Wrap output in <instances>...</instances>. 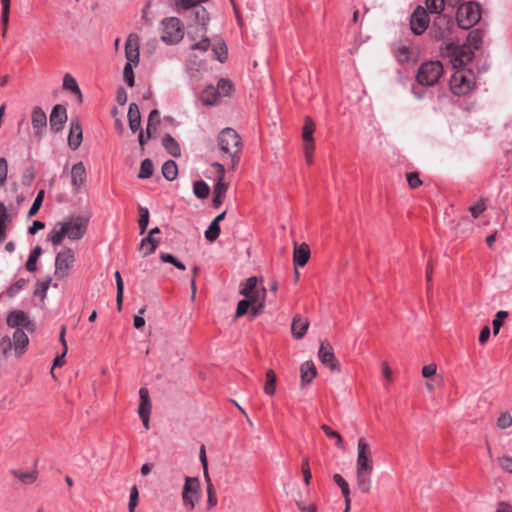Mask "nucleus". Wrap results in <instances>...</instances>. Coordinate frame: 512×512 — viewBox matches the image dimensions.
<instances>
[{
  "mask_svg": "<svg viewBox=\"0 0 512 512\" xmlns=\"http://www.w3.org/2000/svg\"><path fill=\"white\" fill-rule=\"evenodd\" d=\"M89 219L83 216H72L58 222L47 235V241L54 246L60 245L67 237L71 241H78L87 232Z\"/></svg>",
  "mask_w": 512,
  "mask_h": 512,
  "instance_id": "nucleus-1",
  "label": "nucleus"
},
{
  "mask_svg": "<svg viewBox=\"0 0 512 512\" xmlns=\"http://www.w3.org/2000/svg\"><path fill=\"white\" fill-rule=\"evenodd\" d=\"M217 146L223 160H229V167L235 169L240 162L243 148L241 136L233 128L222 129L217 138Z\"/></svg>",
  "mask_w": 512,
  "mask_h": 512,
  "instance_id": "nucleus-2",
  "label": "nucleus"
},
{
  "mask_svg": "<svg viewBox=\"0 0 512 512\" xmlns=\"http://www.w3.org/2000/svg\"><path fill=\"white\" fill-rule=\"evenodd\" d=\"M443 72V65L440 61H426L417 70L416 82L423 87L435 86L443 76Z\"/></svg>",
  "mask_w": 512,
  "mask_h": 512,
  "instance_id": "nucleus-3",
  "label": "nucleus"
},
{
  "mask_svg": "<svg viewBox=\"0 0 512 512\" xmlns=\"http://www.w3.org/2000/svg\"><path fill=\"white\" fill-rule=\"evenodd\" d=\"M449 84L454 95L464 96L475 86V74L471 69H456L450 78Z\"/></svg>",
  "mask_w": 512,
  "mask_h": 512,
  "instance_id": "nucleus-4",
  "label": "nucleus"
},
{
  "mask_svg": "<svg viewBox=\"0 0 512 512\" xmlns=\"http://www.w3.org/2000/svg\"><path fill=\"white\" fill-rule=\"evenodd\" d=\"M481 19V7L475 2L461 4L457 9L456 21L460 28L468 30Z\"/></svg>",
  "mask_w": 512,
  "mask_h": 512,
  "instance_id": "nucleus-5",
  "label": "nucleus"
},
{
  "mask_svg": "<svg viewBox=\"0 0 512 512\" xmlns=\"http://www.w3.org/2000/svg\"><path fill=\"white\" fill-rule=\"evenodd\" d=\"M445 55L450 59L455 69H461L469 64L474 58V51L471 46L464 44L450 43L445 47Z\"/></svg>",
  "mask_w": 512,
  "mask_h": 512,
  "instance_id": "nucleus-6",
  "label": "nucleus"
},
{
  "mask_svg": "<svg viewBox=\"0 0 512 512\" xmlns=\"http://www.w3.org/2000/svg\"><path fill=\"white\" fill-rule=\"evenodd\" d=\"M183 37L180 20L176 17L166 18L162 21L161 39L167 44H175Z\"/></svg>",
  "mask_w": 512,
  "mask_h": 512,
  "instance_id": "nucleus-7",
  "label": "nucleus"
},
{
  "mask_svg": "<svg viewBox=\"0 0 512 512\" xmlns=\"http://www.w3.org/2000/svg\"><path fill=\"white\" fill-rule=\"evenodd\" d=\"M200 496V483L198 478L186 477L182 491L183 505L193 510Z\"/></svg>",
  "mask_w": 512,
  "mask_h": 512,
  "instance_id": "nucleus-8",
  "label": "nucleus"
},
{
  "mask_svg": "<svg viewBox=\"0 0 512 512\" xmlns=\"http://www.w3.org/2000/svg\"><path fill=\"white\" fill-rule=\"evenodd\" d=\"M315 131V124L310 116H306L304 125L302 128V139L305 159L308 164L313 162V151L315 149V143L313 133Z\"/></svg>",
  "mask_w": 512,
  "mask_h": 512,
  "instance_id": "nucleus-9",
  "label": "nucleus"
},
{
  "mask_svg": "<svg viewBox=\"0 0 512 512\" xmlns=\"http://www.w3.org/2000/svg\"><path fill=\"white\" fill-rule=\"evenodd\" d=\"M454 26L455 22L452 16L439 14L433 21L431 32L435 39L441 40L451 34Z\"/></svg>",
  "mask_w": 512,
  "mask_h": 512,
  "instance_id": "nucleus-10",
  "label": "nucleus"
},
{
  "mask_svg": "<svg viewBox=\"0 0 512 512\" xmlns=\"http://www.w3.org/2000/svg\"><path fill=\"white\" fill-rule=\"evenodd\" d=\"M374 463L369 444L364 438H359L357 443L356 470H373Z\"/></svg>",
  "mask_w": 512,
  "mask_h": 512,
  "instance_id": "nucleus-11",
  "label": "nucleus"
},
{
  "mask_svg": "<svg viewBox=\"0 0 512 512\" xmlns=\"http://www.w3.org/2000/svg\"><path fill=\"white\" fill-rule=\"evenodd\" d=\"M429 16L427 10L418 6L410 17V28L413 34L422 35L429 26Z\"/></svg>",
  "mask_w": 512,
  "mask_h": 512,
  "instance_id": "nucleus-12",
  "label": "nucleus"
},
{
  "mask_svg": "<svg viewBox=\"0 0 512 512\" xmlns=\"http://www.w3.org/2000/svg\"><path fill=\"white\" fill-rule=\"evenodd\" d=\"M74 260V252L71 248L62 249L55 258V273L60 276H66Z\"/></svg>",
  "mask_w": 512,
  "mask_h": 512,
  "instance_id": "nucleus-13",
  "label": "nucleus"
},
{
  "mask_svg": "<svg viewBox=\"0 0 512 512\" xmlns=\"http://www.w3.org/2000/svg\"><path fill=\"white\" fill-rule=\"evenodd\" d=\"M320 362L331 371L340 372V364L335 357L333 347L328 341H322L318 351Z\"/></svg>",
  "mask_w": 512,
  "mask_h": 512,
  "instance_id": "nucleus-14",
  "label": "nucleus"
},
{
  "mask_svg": "<svg viewBox=\"0 0 512 512\" xmlns=\"http://www.w3.org/2000/svg\"><path fill=\"white\" fill-rule=\"evenodd\" d=\"M140 404L138 407V415L142 420L143 426L146 430H149L150 425V414L152 409V403L149 395V391L145 387H141L139 390Z\"/></svg>",
  "mask_w": 512,
  "mask_h": 512,
  "instance_id": "nucleus-15",
  "label": "nucleus"
},
{
  "mask_svg": "<svg viewBox=\"0 0 512 512\" xmlns=\"http://www.w3.org/2000/svg\"><path fill=\"white\" fill-rule=\"evenodd\" d=\"M140 39L136 33H130L125 42L126 63L137 66L140 60Z\"/></svg>",
  "mask_w": 512,
  "mask_h": 512,
  "instance_id": "nucleus-16",
  "label": "nucleus"
},
{
  "mask_svg": "<svg viewBox=\"0 0 512 512\" xmlns=\"http://www.w3.org/2000/svg\"><path fill=\"white\" fill-rule=\"evenodd\" d=\"M31 125L34 130L35 137L40 140L47 127V116L39 106H35L31 111Z\"/></svg>",
  "mask_w": 512,
  "mask_h": 512,
  "instance_id": "nucleus-17",
  "label": "nucleus"
},
{
  "mask_svg": "<svg viewBox=\"0 0 512 512\" xmlns=\"http://www.w3.org/2000/svg\"><path fill=\"white\" fill-rule=\"evenodd\" d=\"M67 121V110L63 105L57 104L52 108L50 113L49 123L50 129L58 133L64 128Z\"/></svg>",
  "mask_w": 512,
  "mask_h": 512,
  "instance_id": "nucleus-18",
  "label": "nucleus"
},
{
  "mask_svg": "<svg viewBox=\"0 0 512 512\" xmlns=\"http://www.w3.org/2000/svg\"><path fill=\"white\" fill-rule=\"evenodd\" d=\"M234 90L232 82L228 79H220L217 83V89L212 91V99L205 100L206 104L214 105L220 96H230Z\"/></svg>",
  "mask_w": 512,
  "mask_h": 512,
  "instance_id": "nucleus-19",
  "label": "nucleus"
},
{
  "mask_svg": "<svg viewBox=\"0 0 512 512\" xmlns=\"http://www.w3.org/2000/svg\"><path fill=\"white\" fill-rule=\"evenodd\" d=\"M87 177L86 168L83 162H78L74 164L71 168V184L75 190L78 192L81 187L85 184Z\"/></svg>",
  "mask_w": 512,
  "mask_h": 512,
  "instance_id": "nucleus-20",
  "label": "nucleus"
},
{
  "mask_svg": "<svg viewBox=\"0 0 512 512\" xmlns=\"http://www.w3.org/2000/svg\"><path fill=\"white\" fill-rule=\"evenodd\" d=\"M7 324L13 328H29L32 325L27 314L22 310H14L7 316Z\"/></svg>",
  "mask_w": 512,
  "mask_h": 512,
  "instance_id": "nucleus-21",
  "label": "nucleus"
},
{
  "mask_svg": "<svg viewBox=\"0 0 512 512\" xmlns=\"http://www.w3.org/2000/svg\"><path fill=\"white\" fill-rule=\"evenodd\" d=\"M83 138L82 126L78 120H72L70 123L68 145L72 150H76L81 145Z\"/></svg>",
  "mask_w": 512,
  "mask_h": 512,
  "instance_id": "nucleus-22",
  "label": "nucleus"
},
{
  "mask_svg": "<svg viewBox=\"0 0 512 512\" xmlns=\"http://www.w3.org/2000/svg\"><path fill=\"white\" fill-rule=\"evenodd\" d=\"M309 327V321L297 314L293 317L291 324V332L295 339H302Z\"/></svg>",
  "mask_w": 512,
  "mask_h": 512,
  "instance_id": "nucleus-23",
  "label": "nucleus"
},
{
  "mask_svg": "<svg viewBox=\"0 0 512 512\" xmlns=\"http://www.w3.org/2000/svg\"><path fill=\"white\" fill-rule=\"evenodd\" d=\"M461 0H426V10L430 13L442 14L446 6L456 7Z\"/></svg>",
  "mask_w": 512,
  "mask_h": 512,
  "instance_id": "nucleus-24",
  "label": "nucleus"
},
{
  "mask_svg": "<svg viewBox=\"0 0 512 512\" xmlns=\"http://www.w3.org/2000/svg\"><path fill=\"white\" fill-rule=\"evenodd\" d=\"M310 258V248L306 243L295 245L293 251V263L295 266L303 267Z\"/></svg>",
  "mask_w": 512,
  "mask_h": 512,
  "instance_id": "nucleus-25",
  "label": "nucleus"
},
{
  "mask_svg": "<svg viewBox=\"0 0 512 512\" xmlns=\"http://www.w3.org/2000/svg\"><path fill=\"white\" fill-rule=\"evenodd\" d=\"M29 344V338L22 328L15 329L13 333V345L17 356H21L27 345Z\"/></svg>",
  "mask_w": 512,
  "mask_h": 512,
  "instance_id": "nucleus-26",
  "label": "nucleus"
},
{
  "mask_svg": "<svg viewBox=\"0 0 512 512\" xmlns=\"http://www.w3.org/2000/svg\"><path fill=\"white\" fill-rule=\"evenodd\" d=\"M317 375L315 364L312 361H305L300 367V379L302 386L311 384Z\"/></svg>",
  "mask_w": 512,
  "mask_h": 512,
  "instance_id": "nucleus-27",
  "label": "nucleus"
},
{
  "mask_svg": "<svg viewBox=\"0 0 512 512\" xmlns=\"http://www.w3.org/2000/svg\"><path fill=\"white\" fill-rule=\"evenodd\" d=\"M373 470H356V483L357 488L362 493H368L371 490L372 487V475Z\"/></svg>",
  "mask_w": 512,
  "mask_h": 512,
  "instance_id": "nucleus-28",
  "label": "nucleus"
},
{
  "mask_svg": "<svg viewBox=\"0 0 512 512\" xmlns=\"http://www.w3.org/2000/svg\"><path fill=\"white\" fill-rule=\"evenodd\" d=\"M213 167L217 169V173L219 174V178L217 183L214 185L213 194L225 197V194L228 189V184L223 181L224 173H225V167L221 163H214Z\"/></svg>",
  "mask_w": 512,
  "mask_h": 512,
  "instance_id": "nucleus-29",
  "label": "nucleus"
},
{
  "mask_svg": "<svg viewBox=\"0 0 512 512\" xmlns=\"http://www.w3.org/2000/svg\"><path fill=\"white\" fill-rule=\"evenodd\" d=\"M129 127L133 132L140 129L141 115L137 104L131 103L128 110Z\"/></svg>",
  "mask_w": 512,
  "mask_h": 512,
  "instance_id": "nucleus-30",
  "label": "nucleus"
},
{
  "mask_svg": "<svg viewBox=\"0 0 512 512\" xmlns=\"http://www.w3.org/2000/svg\"><path fill=\"white\" fill-rule=\"evenodd\" d=\"M162 145L171 156L179 157L181 155L179 143L170 134H165L163 136Z\"/></svg>",
  "mask_w": 512,
  "mask_h": 512,
  "instance_id": "nucleus-31",
  "label": "nucleus"
},
{
  "mask_svg": "<svg viewBox=\"0 0 512 512\" xmlns=\"http://www.w3.org/2000/svg\"><path fill=\"white\" fill-rule=\"evenodd\" d=\"M195 18L198 24L197 30L201 34L207 33V25L209 22V14L204 7H198L195 11Z\"/></svg>",
  "mask_w": 512,
  "mask_h": 512,
  "instance_id": "nucleus-32",
  "label": "nucleus"
},
{
  "mask_svg": "<svg viewBox=\"0 0 512 512\" xmlns=\"http://www.w3.org/2000/svg\"><path fill=\"white\" fill-rule=\"evenodd\" d=\"M484 32L481 29H473L467 36L466 45L471 46L473 51L480 49L483 43Z\"/></svg>",
  "mask_w": 512,
  "mask_h": 512,
  "instance_id": "nucleus-33",
  "label": "nucleus"
},
{
  "mask_svg": "<svg viewBox=\"0 0 512 512\" xmlns=\"http://www.w3.org/2000/svg\"><path fill=\"white\" fill-rule=\"evenodd\" d=\"M333 480L341 489L342 495L345 499V504H347V510H350V507H351L350 488H349L347 481L340 474H334Z\"/></svg>",
  "mask_w": 512,
  "mask_h": 512,
  "instance_id": "nucleus-34",
  "label": "nucleus"
},
{
  "mask_svg": "<svg viewBox=\"0 0 512 512\" xmlns=\"http://www.w3.org/2000/svg\"><path fill=\"white\" fill-rule=\"evenodd\" d=\"M160 243L159 239L151 237V235H147L141 240V249L143 250L144 256H148L155 252L158 245Z\"/></svg>",
  "mask_w": 512,
  "mask_h": 512,
  "instance_id": "nucleus-35",
  "label": "nucleus"
},
{
  "mask_svg": "<svg viewBox=\"0 0 512 512\" xmlns=\"http://www.w3.org/2000/svg\"><path fill=\"white\" fill-rule=\"evenodd\" d=\"M163 177L168 181H173L177 178L178 167L174 160H167L162 166Z\"/></svg>",
  "mask_w": 512,
  "mask_h": 512,
  "instance_id": "nucleus-36",
  "label": "nucleus"
},
{
  "mask_svg": "<svg viewBox=\"0 0 512 512\" xmlns=\"http://www.w3.org/2000/svg\"><path fill=\"white\" fill-rule=\"evenodd\" d=\"M393 55L398 63H408L411 56L410 48L404 44L398 45L393 49Z\"/></svg>",
  "mask_w": 512,
  "mask_h": 512,
  "instance_id": "nucleus-37",
  "label": "nucleus"
},
{
  "mask_svg": "<svg viewBox=\"0 0 512 512\" xmlns=\"http://www.w3.org/2000/svg\"><path fill=\"white\" fill-rule=\"evenodd\" d=\"M42 252H43V250H42L41 246H39V245L35 246L31 250V252L28 256L26 265H25L27 271L35 272L37 270V260L41 256Z\"/></svg>",
  "mask_w": 512,
  "mask_h": 512,
  "instance_id": "nucleus-38",
  "label": "nucleus"
},
{
  "mask_svg": "<svg viewBox=\"0 0 512 512\" xmlns=\"http://www.w3.org/2000/svg\"><path fill=\"white\" fill-rule=\"evenodd\" d=\"M258 278L256 276H251L247 278L244 282L241 283L240 294L244 297H248L254 290L257 289Z\"/></svg>",
  "mask_w": 512,
  "mask_h": 512,
  "instance_id": "nucleus-39",
  "label": "nucleus"
},
{
  "mask_svg": "<svg viewBox=\"0 0 512 512\" xmlns=\"http://www.w3.org/2000/svg\"><path fill=\"white\" fill-rule=\"evenodd\" d=\"M11 474L15 478L19 479L24 484L34 483L36 481L37 475H38L36 471L22 472V471L15 470V469L11 471Z\"/></svg>",
  "mask_w": 512,
  "mask_h": 512,
  "instance_id": "nucleus-40",
  "label": "nucleus"
},
{
  "mask_svg": "<svg viewBox=\"0 0 512 512\" xmlns=\"http://www.w3.org/2000/svg\"><path fill=\"white\" fill-rule=\"evenodd\" d=\"M276 374L272 369L267 370L266 372V382L264 385L265 394L272 396L276 391Z\"/></svg>",
  "mask_w": 512,
  "mask_h": 512,
  "instance_id": "nucleus-41",
  "label": "nucleus"
},
{
  "mask_svg": "<svg viewBox=\"0 0 512 512\" xmlns=\"http://www.w3.org/2000/svg\"><path fill=\"white\" fill-rule=\"evenodd\" d=\"M193 192L197 198L205 199L209 196L210 187L204 180H198L193 184Z\"/></svg>",
  "mask_w": 512,
  "mask_h": 512,
  "instance_id": "nucleus-42",
  "label": "nucleus"
},
{
  "mask_svg": "<svg viewBox=\"0 0 512 512\" xmlns=\"http://www.w3.org/2000/svg\"><path fill=\"white\" fill-rule=\"evenodd\" d=\"M63 88L65 90L71 91L74 94H77L79 97L82 96L80 88L77 84V81L69 73H66L63 77Z\"/></svg>",
  "mask_w": 512,
  "mask_h": 512,
  "instance_id": "nucleus-43",
  "label": "nucleus"
},
{
  "mask_svg": "<svg viewBox=\"0 0 512 512\" xmlns=\"http://www.w3.org/2000/svg\"><path fill=\"white\" fill-rule=\"evenodd\" d=\"M153 163L150 159H144L142 162H141V165H140V170H139V174H138V177L140 179H147V178H150L153 174Z\"/></svg>",
  "mask_w": 512,
  "mask_h": 512,
  "instance_id": "nucleus-44",
  "label": "nucleus"
},
{
  "mask_svg": "<svg viewBox=\"0 0 512 512\" xmlns=\"http://www.w3.org/2000/svg\"><path fill=\"white\" fill-rule=\"evenodd\" d=\"M321 429L328 438L336 439V446L339 449H344L343 438L337 431L332 430L331 427L326 424H323Z\"/></svg>",
  "mask_w": 512,
  "mask_h": 512,
  "instance_id": "nucleus-45",
  "label": "nucleus"
},
{
  "mask_svg": "<svg viewBox=\"0 0 512 512\" xmlns=\"http://www.w3.org/2000/svg\"><path fill=\"white\" fill-rule=\"evenodd\" d=\"M115 280H116V287H117L116 302H117L118 310H121L122 301H123L124 283H123V280H122V277H121V274L119 271L115 272Z\"/></svg>",
  "mask_w": 512,
  "mask_h": 512,
  "instance_id": "nucleus-46",
  "label": "nucleus"
},
{
  "mask_svg": "<svg viewBox=\"0 0 512 512\" xmlns=\"http://www.w3.org/2000/svg\"><path fill=\"white\" fill-rule=\"evenodd\" d=\"M149 223V211L147 208L139 207V220L138 225L140 229V234H144L147 230V226Z\"/></svg>",
  "mask_w": 512,
  "mask_h": 512,
  "instance_id": "nucleus-47",
  "label": "nucleus"
},
{
  "mask_svg": "<svg viewBox=\"0 0 512 512\" xmlns=\"http://www.w3.org/2000/svg\"><path fill=\"white\" fill-rule=\"evenodd\" d=\"M212 51L218 61L224 63L227 60V47L224 42H220L213 46Z\"/></svg>",
  "mask_w": 512,
  "mask_h": 512,
  "instance_id": "nucleus-48",
  "label": "nucleus"
},
{
  "mask_svg": "<svg viewBox=\"0 0 512 512\" xmlns=\"http://www.w3.org/2000/svg\"><path fill=\"white\" fill-rule=\"evenodd\" d=\"M507 317H508L507 311L501 310L496 313L495 318L492 321L494 335H497L499 333L500 328L503 325L504 319Z\"/></svg>",
  "mask_w": 512,
  "mask_h": 512,
  "instance_id": "nucleus-49",
  "label": "nucleus"
},
{
  "mask_svg": "<svg viewBox=\"0 0 512 512\" xmlns=\"http://www.w3.org/2000/svg\"><path fill=\"white\" fill-rule=\"evenodd\" d=\"M220 232H221V229H220L219 224L212 221L210 223L208 229L205 231V238L208 241L213 242L219 237Z\"/></svg>",
  "mask_w": 512,
  "mask_h": 512,
  "instance_id": "nucleus-50",
  "label": "nucleus"
},
{
  "mask_svg": "<svg viewBox=\"0 0 512 512\" xmlns=\"http://www.w3.org/2000/svg\"><path fill=\"white\" fill-rule=\"evenodd\" d=\"M25 284L26 280L24 278L18 279L15 283L7 288L6 295L9 298L15 297L24 288Z\"/></svg>",
  "mask_w": 512,
  "mask_h": 512,
  "instance_id": "nucleus-51",
  "label": "nucleus"
},
{
  "mask_svg": "<svg viewBox=\"0 0 512 512\" xmlns=\"http://www.w3.org/2000/svg\"><path fill=\"white\" fill-rule=\"evenodd\" d=\"M2 4V13H1V23L4 28V33L7 30L8 22H9V13H10V0H1Z\"/></svg>",
  "mask_w": 512,
  "mask_h": 512,
  "instance_id": "nucleus-52",
  "label": "nucleus"
},
{
  "mask_svg": "<svg viewBox=\"0 0 512 512\" xmlns=\"http://www.w3.org/2000/svg\"><path fill=\"white\" fill-rule=\"evenodd\" d=\"M44 198V190H40L34 199L29 211H28V217L34 216L40 209L42 202Z\"/></svg>",
  "mask_w": 512,
  "mask_h": 512,
  "instance_id": "nucleus-53",
  "label": "nucleus"
},
{
  "mask_svg": "<svg viewBox=\"0 0 512 512\" xmlns=\"http://www.w3.org/2000/svg\"><path fill=\"white\" fill-rule=\"evenodd\" d=\"M202 38L200 41L192 44L190 46L191 50H199L201 52H206L210 48L211 42L210 39L206 36V34H201Z\"/></svg>",
  "mask_w": 512,
  "mask_h": 512,
  "instance_id": "nucleus-54",
  "label": "nucleus"
},
{
  "mask_svg": "<svg viewBox=\"0 0 512 512\" xmlns=\"http://www.w3.org/2000/svg\"><path fill=\"white\" fill-rule=\"evenodd\" d=\"M246 298L250 300L251 303H263L265 302L266 298V289L264 287L257 288L253 293H251L250 296Z\"/></svg>",
  "mask_w": 512,
  "mask_h": 512,
  "instance_id": "nucleus-55",
  "label": "nucleus"
},
{
  "mask_svg": "<svg viewBox=\"0 0 512 512\" xmlns=\"http://www.w3.org/2000/svg\"><path fill=\"white\" fill-rule=\"evenodd\" d=\"M406 179L411 189H416L422 185V180L418 172H409L406 174Z\"/></svg>",
  "mask_w": 512,
  "mask_h": 512,
  "instance_id": "nucleus-56",
  "label": "nucleus"
},
{
  "mask_svg": "<svg viewBox=\"0 0 512 512\" xmlns=\"http://www.w3.org/2000/svg\"><path fill=\"white\" fill-rule=\"evenodd\" d=\"M133 66L130 63H126L123 69V77L129 87H133L135 83Z\"/></svg>",
  "mask_w": 512,
  "mask_h": 512,
  "instance_id": "nucleus-57",
  "label": "nucleus"
},
{
  "mask_svg": "<svg viewBox=\"0 0 512 512\" xmlns=\"http://www.w3.org/2000/svg\"><path fill=\"white\" fill-rule=\"evenodd\" d=\"M301 471L303 474L305 484L307 486H309L311 478H312V474H311V470H310L309 459L307 457H305L302 461Z\"/></svg>",
  "mask_w": 512,
  "mask_h": 512,
  "instance_id": "nucleus-58",
  "label": "nucleus"
},
{
  "mask_svg": "<svg viewBox=\"0 0 512 512\" xmlns=\"http://www.w3.org/2000/svg\"><path fill=\"white\" fill-rule=\"evenodd\" d=\"M8 162L5 157H0V188H2L7 180Z\"/></svg>",
  "mask_w": 512,
  "mask_h": 512,
  "instance_id": "nucleus-59",
  "label": "nucleus"
},
{
  "mask_svg": "<svg viewBox=\"0 0 512 512\" xmlns=\"http://www.w3.org/2000/svg\"><path fill=\"white\" fill-rule=\"evenodd\" d=\"M250 305H251L250 300H248V299L240 300L237 304L235 317L239 318V317L245 315L248 312Z\"/></svg>",
  "mask_w": 512,
  "mask_h": 512,
  "instance_id": "nucleus-60",
  "label": "nucleus"
},
{
  "mask_svg": "<svg viewBox=\"0 0 512 512\" xmlns=\"http://www.w3.org/2000/svg\"><path fill=\"white\" fill-rule=\"evenodd\" d=\"M512 425V416L508 413H502L497 419V426L501 429L509 428Z\"/></svg>",
  "mask_w": 512,
  "mask_h": 512,
  "instance_id": "nucleus-61",
  "label": "nucleus"
},
{
  "mask_svg": "<svg viewBox=\"0 0 512 512\" xmlns=\"http://www.w3.org/2000/svg\"><path fill=\"white\" fill-rule=\"evenodd\" d=\"M498 464L500 468L507 472L512 473V457L508 455H504L498 458Z\"/></svg>",
  "mask_w": 512,
  "mask_h": 512,
  "instance_id": "nucleus-62",
  "label": "nucleus"
},
{
  "mask_svg": "<svg viewBox=\"0 0 512 512\" xmlns=\"http://www.w3.org/2000/svg\"><path fill=\"white\" fill-rule=\"evenodd\" d=\"M206 490H207V496H208L207 505H208V508H212L217 505L216 491L214 489L213 484L209 483V485H207Z\"/></svg>",
  "mask_w": 512,
  "mask_h": 512,
  "instance_id": "nucleus-63",
  "label": "nucleus"
},
{
  "mask_svg": "<svg viewBox=\"0 0 512 512\" xmlns=\"http://www.w3.org/2000/svg\"><path fill=\"white\" fill-rule=\"evenodd\" d=\"M486 209L485 203L483 200H479L476 204L470 207V212L474 219H477Z\"/></svg>",
  "mask_w": 512,
  "mask_h": 512,
  "instance_id": "nucleus-64",
  "label": "nucleus"
}]
</instances>
